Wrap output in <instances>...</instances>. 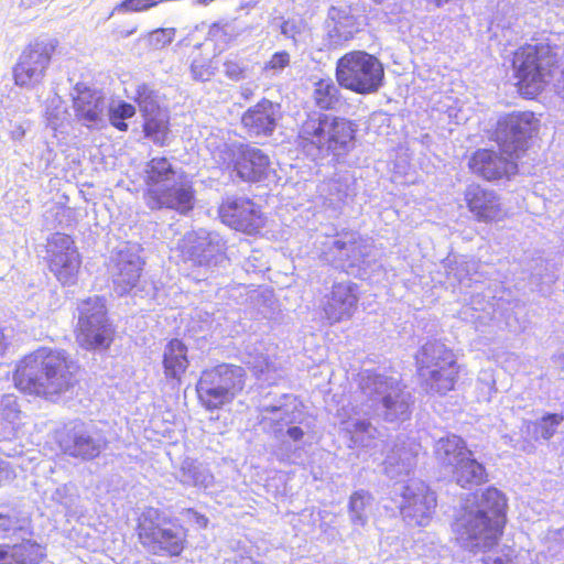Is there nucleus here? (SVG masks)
Returning <instances> with one entry per match:
<instances>
[{"label": "nucleus", "mask_w": 564, "mask_h": 564, "mask_svg": "<svg viewBox=\"0 0 564 564\" xmlns=\"http://www.w3.org/2000/svg\"><path fill=\"white\" fill-rule=\"evenodd\" d=\"M313 101L324 111L333 110L340 100V90L330 78H321L314 84Z\"/></svg>", "instance_id": "obj_31"}, {"label": "nucleus", "mask_w": 564, "mask_h": 564, "mask_svg": "<svg viewBox=\"0 0 564 564\" xmlns=\"http://www.w3.org/2000/svg\"><path fill=\"white\" fill-rule=\"evenodd\" d=\"M291 56L286 51L275 52L264 64V70H282L290 65Z\"/></svg>", "instance_id": "obj_38"}, {"label": "nucleus", "mask_w": 564, "mask_h": 564, "mask_svg": "<svg viewBox=\"0 0 564 564\" xmlns=\"http://www.w3.org/2000/svg\"><path fill=\"white\" fill-rule=\"evenodd\" d=\"M471 452L465 440L456 434H447L438 438L434 446V456L438 465L449 471L460 464Z\"/></svg>", "instance_id": "obj_22"}, {"label": "nucleus", "mask_w": 564, "mask_h": 564, "mask_svg": "<svg viewBox=\"0 0 564 564\" xmlns=\"http://www.w3.org/2000/svg\"><path fill=\"white\" fill-rule=\"evenodd\" d=\"M75 117L87 127L98 123L104 112V98L90 88L78 90L73 99Z\"/></svg>", "instance_id": "obj_24"}, {"label": "nucleus", "mask_w": 564, "mask_h": 564, "mask_svg": "<svg viewBox=\"0 0 564 564\" xmlns=\"http://www.w3.org/2000/svg\"><path fill=\"white\" fill-rule=\"evenodd\" d=\"M492 149H477L468 160L469 171L487 182L510 180L518 174V160Z\"/></svg>", "instance_id": "obj_16"}, {"label": "nucleus", "mask_w": 564, "mask_h": 564, "mask_svg": "<svg viewBox=\"0 0 564 564\" xmlns=\"http://www.w3.org/2000/svg\"><path fill=\"white\" fill-rule=\"evenodd\" d=\"M232 170L246 182H260L268 176L270 158L262 150L240 144L234 152Z\"/></svg>", "instance_id": "obj_19"}, {"label": "nucleus", "mask_w": 564, "mask_h": 564, "mask_svg": "<svg viewBox=\"0 0 564 564\" xmlns=\"http://www.w3.org/2000/svg\"><path fill=\"white\" fill-rule=\"evenodd\" d=\"M133 101L138 105L141 115L161 109L155 99L154 91L147 84L137 87Z\"/></svg>", "instance_id": "obj_35"}, {"label": "nucleus", "mask_w": 564, "mask_h": 564, "mask_svg": "<svg viewBox=\"0 0 564 564\" xmlns=\"http://www.w3.org/2000/svg\"><path fill=\"white\" fill-rule=\"evenodd\" d=\"M557 47L549 42L524 43L511 58L512 76L518 94L527 99L540 96L560 68Z\"/></svg>", "instance_id": "obj_4"}, {"label": "nucleus", "mask_w": 564, "mask_h": 564, "mask_svg": "<svg viewBox=\"0 0 564 564\" xmlns=\"http://www.w3.org/2000/svg\"><path fill=\"white\" fill-rule=\"evenodd\" d=\"M375 3H382L384 2L386 0H372Z\"/></svg>", "instance_id": "obj_48"}, {"label": "nucleus", "mask_w": 564, "mask_h": 564, "mask_svg": "<svg viewBox=\"0 0 564 564\" xmlns=\"http://www.w3.org/2000/svg\"><path fill=\"white\" fill-rule=\"evenodd\" d=\"M281 116L280 104L261 98L241 115V124L252 137H270Z\"/></svg>", "instance_id": "obj_18"}, {"label": "nucleus", "mask_w": 564, "mask_h": 564, "mask_svg": "<svg viewBox=\"0 0 564 564\" xmlns=\"http://www.w3.org/2000/svg\"><path fill=\"white\" fill-rule=\"evenodd\" d=\"M371 500V495L365 490H357L349 498L348 509L350 512L360 513Z\"/></svg>", "instance_id": "obj_39"}, {"label": "nucleus", "mask_w": 564, "mask_h": 564, "mask_svg": "<svg viewBox=\"0 0 564 564\" xmlns=\"http://www.w3.org/2000/svg\"><path fill=\"white\" fill-rule=\"evenodd\" d=\"M220 221L246 236H258L268 224L262 206L248 197H227L218 207Z\"/></svg>", "instance_id": "obj_13"}, {"label": "nucleus", "mask_w": 564, "mask_h": 564, "mask_svg": "<svg viewBox=\"0 0 564 564\" xmlns=\"http://www.w3.org/2000/svg\"><path fill=\"white\" fill-rule=\"evenodd\" d=\"M134 535L149 554L176 558L188 549L189 529L156 507H145L135 518Z\"/></svg>", "instance_id": "obj_5"}, {"label": "nucleus", "mask_w": 564, "mask_h": 564, "mask_svg": "<svg viewBox=\"0 0 564 564\" xmlns=\"http://www.w3.org/2000/svg\"><path fill=\"white\" fill-rule=\"evenodd\" d=\"M246 384L245 370L236 365L219 364L202 371L196 391L200 405L207 411L231 403Z\"/></svg>", "instance_id": "obj_10"}, {"label": "nucleus", "mask_w": 564, "mask_h": 564, "mask_svg": "<svg viewBox=\"0 0 564 564\" xmlns=\"http://www.w3.org/2000/svg\"><path fill=\"white\" fill-rule=\"evenodd\" d=\"M507 508L506 495L494 486L467 495L452 524L456 539L473 552L492 549L503 535Z\"/></svg>", "instance_id": "obj_2"}, {"label": "nucleus", "mask_w": 564, "mask_h": 564, "mask_svg": "<svg viewBox=\"0 0 564 564\" xmlns=\"http://www.w3.org/2000/svg\"><path fill=\"white\" fill-rule=\"evenodd\" d=\"M0 564H17L12 544H0Z\"/></svg>", "instance_id": "obj_42"}, {"label": "nucleus", "mask_w": 564, "mask_h": 564, "mask_svg": "<svg viewBox=\"0 0 564 564\" xmlns=\"http://www.w3.org/2000/svg\"><path fill=\"white\" fill-rule=\"evenodd\" d=\"M58 46L53 37L30 41L12 67V79L21 88H34L43 83Z\"/></svg>", "instance_id": "obj_12"}, {"label": "nucleus", "mask_w": 564, "mask_h": 564, "mask_svg": "<svg viewBox=\"0 0 564 564\" xmlns=\"http://www.w3.org/2000/svg\"><path fill=\"white\" fill-rule=\"evenodd\" d=\"M47 267L63 285L76 283L82 257L72 236L55 232L48 240Z\"/></svg>", "instance_id": "obj_14"}, {"label": "nucleus", "mask_w": 564, "mask_h": 564, "mask_svg": "<svg viewBox=\"0 0 564 564\" xmlns=\"http://www.w3.org/2000/svg\"><path fill=\"white\" fill-rule=\"evenodd\" d=\"M335 76L340 87L359 95H370L382 87L384 67L377 56L352 50L337 59Z\"/></svg>", "instance_id": "obj_9"}, {"label": "nucleus", "mask_w": 564, "mask_h": 564, "mask_svg": "<svg viewBox=\"0 0 564 564\" xmlns=\"http://www.w3.org/2000/svg\"><path fill=\"white\" fill-rule=\"evenodd\" d=\"M79 364L64 349L39 347L23 356L12 373L23 394L54 401L79 383Z\"/></svg>", "instance_id": "obj_1"}, {"label": "nucleus", "mask_w": 564, "mask_h": 564, "mask_svg": "<svg viewBox=\"0 0 564 564\" xmlns=\"http://www.w3.org/2000/svg\"><path fill=\"white\" fill-rule=\"evenodd\" d=\"M174 34L173 29H158L153 31L152 40L158 44L166 45L173 41Z\"/></svg>", "instance_id": "obj_41"}, {"label": "nucleus", "mask_w": 564, "mask_h": 564, "mask_svg": "<svg viewBox=\"0 0 564 564\" xmlns=\"http://www.w3.org/2000/svg\"><path fill=\"white\" fill-rule=\"evenodd\" d=\"M463 202L476 223L497 224L508 216L500 194L478 182H471L464 188Z\"/></svg>", "instance_id": "obj_15"}, {"label": "nucleus", "mask_w": 564, "mask_h": 564, "mask_svg": "<svg viewBox=\"0 0 564 564\" xmlns=\"http://www.w3.org/2000/svg\"><path fill=\"white\" fill-rule=\"evenodd\" d=\"M286 433L295 442L301 441L304 436V431L299 426L289 427Z\"/></svg>", "instance_id": "obj_43"}, {"label": "nucleus", "mask_w": 564, "mask_h": 564, "mask_svg": "<svg viewBox=\"0 0 564 564\" xmlns=\"http://www.w3.org/2000/svg\"><path fill=\"white\" fill-rule=\"evenodd\" d=\"M4 520H9V518L0 514V521H4Z\"/></svg>", "instance_id": "obj_47"}, {"label": "nucleus", "mask_w": 564, "mask_h": 564, "mask_svg": "<svg viewBox=\"0 0 564 564\" xmlns=\"http://www.w3.org/2000/svg\"><path fill=\"white\" fill-rule=\"evenodd\" d=\"M77 323L74 337L85 350H108L113 344L117 332L108 313L104 296L93 295L77 303Z\"/></svg>", "instance_id": "obj_8"}, {"label": "nucleus", "mask_w": 564, "mask_h": 564, "mask_svg": "<svg viewBox=\"0 0 564 564\" xmlns=\"http://www.w3.org/2000/svg\"><path fill=\"white\" fill-rule=\"evenodd\" d=\"M183 513L188 518H192L198 529H206L209 524V519L202 512L194 508H185Z\"/></svg>", "instance_id": "obj_40"}, {"label": "nucleus", "mask_w": 564, "mask_h": 564, "mask_svg": "<svg viewBox=\"0 0 564 564\" xmlns=\"http://www.w3.org/2000/svg\"><path fill=\"white\" fill-rule=\"evenodd\" d=\"M176 171L165 156L150 159L143 171V200L150 210H174L188 215L196 206V189L185 176L174 181Z\"/></svg>", "instance_id": "obj_3"}, {"label": "nucleus", "mask_w": 564, "mask_h": 564, "mask_svg": "<svg viewBox=\"0 0 564 564\" xmlns=\"http://www.w3.org/2000/svg\"><path fill=\"white\" fill-rule=\"evenodd\" d=\"M540 127V119L533 111H511L498 119L494 141L506 155L521 158L530 148V140L538 135Z\"/></svg>", "instance_id": "obj_11"}, {"label": "nucleus", "mask_w": 564, "mask_h": 564, "mask_svg": "<svg viewBox=\"0 0 564 564\" xmlns=\"http://www.w3.org/2000/svg\"><path fill=\"white\" fill-rule=\"evenodd\" d=\"M563 420L564 416L558 413L544 414L538 424L540 436L545 441L552 438L556 433L557 426L562 423Z\"/></svg>", "instance_id": "obj_37"}, {"label": "nucleus", "mask_w": 564, "mask_h": 564, "mask_svg": "<svg viewBox=\"0 0 564 564\" xmlns=\"http://www.w3.org/2000/svg\"><path fill=\"white\" fill-rule=\"evenodd\" d=\"M12 545L17 564H41L46 558V546L34 539H23Z\"/></svg>", "instance_id": "obj_32"}, {"label": "nucleus", "mask_w": 564, "mask_h": 564, "mask_svg": "<svg viewBox=\"0 0 564 564\" xmlns=\"http://www.w3.org/2000/svg\"><path fill=\"white\" fill-rule=\"evenodd\" d=\"M453 480L463 489L479 487L489 481V474L486 466L469 454L452 471Z\"/></svg>", "instance_id": "obj_26"}, {"label": "nucleus", "mask_w": 564, "mask_h": 564, "mask_svg": "<svg viewBox=\"0 0 564 564\" xmlns=\"http://www.w3.org/2000/svg\"><path fill=\"white\" fill-rule=\"evenodd\" d=\"M359 32L357 19L351 14L339 13L333 18V25L328 30L326 39L329 47H341L351 41Z\"/></svg>", "instance_id": "obj_29"}, {"label": "nucleus", "mask_w": 564, "mask_h": 564, "mask_svg": "<svg viewBox=\"0 0 564 564\" xmlns=\"http://www.w3.org/2000/svg\"><path fill=\"white\" fill-rule=\"evenodd\" d=\"M191 77L194 82H210L218 72V64L203 43L194 45L187 56Z\"/></svg>", "instance_id": "obj_27"}, {"label": "nucleus", "mask_w": 564, "mask_h": 564, "mask_svg": "<svg viewBox=\"0 0 564 564\" xmlns=\"http://www.w3.org/2000/svg\"><path fill=\"white\" fill-rule=\"evenodd\" d=\"M59 446L64 454L83 460H93L102 452V445L98 441L88 434L76 432L67 433L59 441Z\"/></svg>", "instance_id": "obj_25"}, {"label": "nucleus", "mask_w": 564, "mask_h": 564, "mask_svg": "<svg viewBox=\"0 0 564 564\" xmlns=\"http://www.w3.org/2000/svg\"><path fill=\"white\" fill-rule=\"evenodd\" d=\"M356 289V284L352 283L339 282L333 284L324 306V312L330 324L339 323L352 316L358 304Z\"/></svg>", "instance_id": "obj_20"}, {"label": "nucleus", "mask_w": 564, "mask_h": 564, "mask_svg": "<svg viewBox=\"0 0 564 564\" xmlns=\"http://www.w3.org/2000/svg\"><path fill=\"white\" fill-rule=\"evenodd\" d=\"M135 112V107L133 105L120 101L115 108L110 109L109 121L117 130L124 132L129 128L124 120L132 118Z\"/></svg>", "instance_id": "obj_34"}, {"label": "nucleus", "mask_w": 564, "mask_h": 564, "mask_svg": "<svg viewBox=\"0 0 564 564\" xmlns=\"http://www.w3.org/2000/svg\"><path fill=\"white\" fill-rule=\"evenodd\" d=\"M181 258L193 267H208L215 258V246L207 238L187 234L180 246Z\"/></svg>", "instance_id": "obj_23"}, {"label": "nucleus", "mask_w": 564, "mask_h": 564, "mask_svg": "<svg viewBox=\"0 0 564 564\" xmlns=\"http://www.w3.org/2000/svg\"><path fill=\"white\" fill-rule=\"evenodd\" d=\"M142 118L144 137L158 145H165L170 134L169 116L162 109H158L142 113Z\"/></svg>", "instance_id": "obj_30"}, {"label": "nucleus", "mask_w": 564, "mask_h": 564, "mask_svg": "<svg viewBox=\"0 0 564 564\" xmlns=\"http://www.w3.org/2000/svg\"><path fill=\"white\" fill-rule=\"evenodd\" d=\"M263 364L264 365L259 368L260 372L269 371L272 368V364H271L269 357L263 358Z\"/></svg>", "instance_id": "obj_45"}, {"label": "nucleus", "mask_w": 564, "mask_h": 564, "mask_svg": "<svg viewBox=\"0 0 564 564\" xmlns=\"http://www.w3.org/2000/svg\"><path fill=\"white\" fill-rule=\"evenodd\" d=\"M224 75L227 79L238 83L249 75V67L238 54L228 55L223 62Z\"/></svg>", "instance_id": "obj_33"}, {"label": "nucleus", "mask_w": 564, "mask_h": 564, "mask_svg": "<svg viewBox=\"0 0 564 564\" xmlns=\"http://www.w3.org/2000/svg\"><path fill=\"white\" fill-rule=\"evenodd\" d=\"M421 387L429 394L446 395L455 390L460 366L454 350L434 340L424 344L414 356Z\"/></svg>", "instance_id": "obj_7"}, {"label": "nucleus", "mask_w": 564, "mask_h": 564, "mask_svg": "<svg viewBox=\"0 0 564 564\" xmlns=\"http://www.w3.org/2000/svg\"><path fill=\"white\" fill-rule=\"evenodd\" d=\"M189 366L188 348L182 339H170L163 350L162 367L167 381L181 384Z\"/></svg>", "instance_id": "obj_21"}, {"label": "nucleus", "mask_w": 564, "mask_h": 564, "mask_svg": "<svg viewBox=\"0 0 564 564\" xmlns=\"http://www.w3.org/2000/svg\"><path fill=\"white\" fill-rule=\"evenodd\" d=\"M333 247L338 251H343L347 248V242L343 240H336L334 241Z\"/></svg>", "instance_id": "obj_46"}, {"label": "nucleus", "mask_w": 564, "mask_h": 564, "mask_svg": "<svg viewBox=\"0 0 564 564\" xmlns=\"http://www.w3.org/2000/svg\"><path fill=\"white\" fill-rule=\"evenodd\" d=\"M382 403L384 405L386 409L388 410H391L394 408L395 405V400L393 399V397L391 395H386L383 399H382Z\"/></svg>", "instance_id": "obj_44"}, {"label": "nucleus", "mask_w": 564, "mask_h": 564, "mask_svg": "<svg viewBox=\"0 0 564 564\" xmlns=\"http://www.w3.org/2000/svg\"><path fill=\"white\" fill-rule=\"evenodd\" d=\"M205 41L214 46H217L219 43L229 45L234 41V35L229 32L226 24L215 22L208 28Z\"/></svg>", "instance_id": "obj_36"}, {"label": "nucleus", "mask_w": 564, "mask_h": 564, "mask_svg": "<svg viewBox=\"0 0 564 564\" xmlns=\"http://www.w3.org/2000/svg\"><path fill=\"white\" fill-rule=\"evenodd\" d=\"M357 127L348 118L311 111L297 128L296 142L303 150L339 158L354 148Z\"/></svg>", "instance_id": "obj_6"}, {"label": "nucleus", "mask_w": 564, "mask_h": 564, "mask_svg": "<svg viewBox=\"0 0 564 564\" xmlns=\"http://www.w3.org/2000/svg\"><path fill=\"white\" fill-rule=\"evenodd\" d=\"M142 275V264L138 258H119L116 262V272L112 275V282L117 293L123 296L130 293L140 283Z\"/></svg>", "instance_id": "obj_28"}, {"label": "nucleus", "mask_w": 564, "mask_h": 564, "mask_svg": "<svg viewBox=\"0 0 564 564\" xmlns=\"http://www.w3.org/2000/svg\"><path fill=\"white\" fill-rule=\"evenodd\" d=\"M402 498L400 511L403 517L416 525H425L436 508L435 492L427 485L420 482L414 487L405 486Z\"/></svg>", "instance_id": "obj_17"}]
</instances>
